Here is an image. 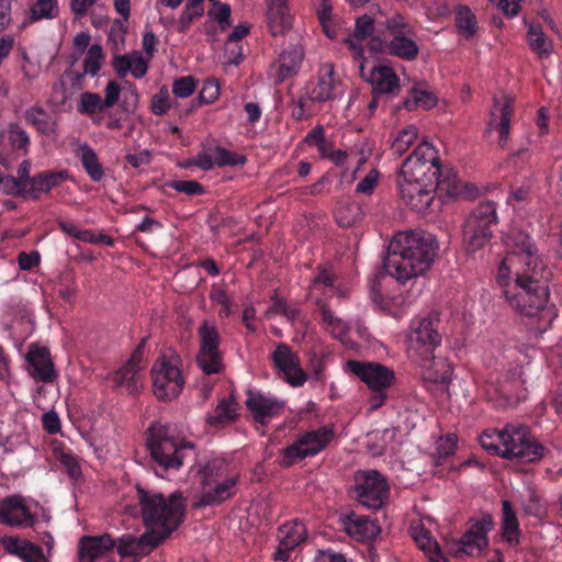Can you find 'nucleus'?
<instances>
[{
  "mask_svg": "<svg viewBox=\"0 0 562 562\" xmlns=\"http://www.w3.org/2000/svg\"><path fill=\"white\" fill-rule=\"evenodd\" d=\"M507 248L496 283L514 311L533 317L549 301L551 270L538 256V248L527 233L514 229L507 237Z\"/></svg>",
  "mask_w": 562,
  "mask_h": 562,
  "instance_id": "obj_1",
  "label": "nucleus"
},
{
  "mask_svg": "<svg viewBox=\"0 0 562 562\" xmlns=\"http://www.w3.org/2000/svg\"><path fill=\"white\" fill-rule=\"evenodd\" d=\"M438 249L436 237L426 231L397 232L387 246L383 266L387 274L406 283L428 271Z\"/></svg>",
  "mask_w": 562,
  "mask_h": 562,
  "instance_id": "obj_2",
  "label": "nucleus"
},
{
  "mask_svg": "<svg viewBox=\"0 0 562 562\" xmlns=\"http://www.w3.org/2000/svg\"><path fill=\"white\" fill-rule=\"evenodd\" d=\"M438 171L435 147L423 142L401 167L397 182L403 203L416 212L427 210L434 200V177Z\"/></svg>",
  "mask_w": 562,
  "mask_h": 562,
  "instance_id": "obj_3",
  "label": "nucleus"
},
{
  "mask_svg": "<svg viewBox=\"0 0 562 562\" xmlns=\"http://www.w3.org/2000/svg\"><path fill=\"white\" fill-rule=\"evenodd\" d=\"M479 441L486 451L519 463L538 462L549 452L525 425L485 429Z\"/></svg>",
  "mask_w": 562,
  "mask_h": 562,
  "instance_id": "obj_4",
  "label": "nucleus"
},
{
  "mask_svg": "<svg viewBox=\"0 0 562 562\" xmlns=\"http://www.w3.org/2000/svg\"><path fill=\"white\" fill-rule=\"evenodd\" d=\"M136 498L145 526L161 541L176 531L184 520L186 498L179 491L165 497L162 493L137 485Z\"/></svg>",
  "mask_w": 562,
  "mask_h": 562,
  "instance_id": "obj_5",
  "label": "nucleus"
},
{
  "mask_svg": "<svg viewBox=\"0 0 562 562\" xmlns=\"http://www.w3.org/2000/svg\"><path fill=\"white\" fill-rule=\"evenodd\" d=\"M147 448L161 470H179L195 448L194 443L176 437L169 426L153 424L147 430Z\"/></svg>",
  "mask_w": 562,
  "mask_h": 562,
  "instance_id": "obj_6",
  "label": "nucleus"
},
{
  "mask_svg": "<svg viewBox=\"0 0 562 562\" xmlns=\"http://www.w3.org/2000/svg\"><path fill=\"white\" fill-rule=\"evenodd\" d=\"M383 38L379 41L384 53L404 61H413L419 55L417 32L407 15L394 12L382 22Z\"/></svg>",
  "mask_w": 562,
  "mask_h": 562,
  "instance_id": "obj_7",
  "label": "nucleus"
},
{
  "mask_svg": "<svg viewBox=\"0 0 562 562\" xmlns=\"http://www.w3.org/2000/svg\"><path fill=\"white\" fill-rule=\"evenodd\" d=\"M182 360L173 350L165 351L151 367L153 392L158 401L176 400L184 386Z\"/></svg>",
  "mask_w": 562,
  "mask_h": 562,
  "instance_id": "obj_8",
  "label": "nucleus"
},
{
  "mask_svg": "<svg viewBox=\"0 0 562 562\" xmlns=\"http://www.w3.org/2000/svg\"><path fill=\"white\" fill-rule=\"evenodd\" d=\"M439 327L440 317L438 312H430L412 318L407 334V351L412 360L430 356L440 347L442 336Z\"/></svg>",
  "mask_w": 562,
  "mask_h": 562,
  "instance_id": "obj_9",
  "label": "nucleus"
},
{
  "mask_svg": "<svg viewBox=\"0 0 562 562\" xmlns=\"http://www.w3.org/2000/svg\"><path fill=\"white\" fill-rule=\"evenodd\" d=\"M498 224L497 206L493 201L479 203L465 220L463 237L469 251H476L487 245Z\"/></svg>",
  "mask_w": 562,
  "mask_h": 562,
  "instance_id": "obj_10",
  "label": "nucleus"
},
{
  "mask_svg": "<svg viewBox=\"0 0 562 562\" xmlns=\"http://www.w3.org/2000/svg\"><path fill=\"white\" fill-rule=\"evenodd\" d=\"M335 437L334 426H322L297 436L295 441L281 450L280 465L289 468L308 457H314L325 450Z\"/></svg>",
  "mask_w": 562,
  "mask_h": 562,
  "instance_id": "obj_11",
  "label": "nucleus"
},
{
  "mask_svg": "<svg viewBox=\"0 0 562 562\" xmlns=\"http://www.w3.org/2000/svg\"><path fill=\"white\" fill-rule=\"evenodd\" d=\"M494 526V518L488 513L477 519H470L465 531L450 546L453 555L458 558L481 555L490 546L488 533Z\"/></svg>",
  "mask_w": 562,
  "mask_h": 562,
  "instance_id": "obj_12",
  "label": "nucleus"
},
{
  "mask_svg": "<svg viewBox=\"0 0 562 562\" xmlns=\"http://www.w3.org/2000/svg\"><path fill=\"white\" fill-rule=\"evenodd\" d=\"M355 498L369 509H379L389 501L390 486L376 470L359 471L355 475Z\"/></svg>",
  "mask_w": 562,
  "mask_h": 562,
  "instance_id": "obj_13",
  "label": "nucleus"
},
{
  "mask_svg": "<svg viewBox=\"0 0 562 562\" xmlns=\"http://www.w3.org/2000/svg\"><path fill=\"white\" fill-rule=\"evenodd\" d=\"M200 350L196 361L201 370L207 374H216L223 371V355L220 351V333L214 324L204 321L198 328Z\"/></svg>",
  "mask_w": 562,
  "mask_h": 562,
  "instance_id": "obj_14",
  "label": "nucleus"
},
{
  "mask_svg": "<svg viewBox=\"0 0 562 562\" xmlns=\"http://www.w3.org/2000/svg\"><path fill=\"white\" fill-rule=\"evenodd\" d=\"M347 368L370 390L389 389L395 381L394 371L381 363L349 360Z\"/></svg>",
  "mask_w": 562,
  "mask_h": 562,
  "instance_id": "obj_15",
  "label": "nucleus"
},
{
  "mask_svg": "<svg viewBox=\"0 0 562 562\" xmlns=\"http://www.w3.org/2000/svg\"><path fill=\"white\" fill-rule=\"evenodd\" d=\"M143 345L144 341L137 346L132 357L119 370L110 374L109 379L114 387H124L130 394L138 393L143 387Z\"/></svg>",
  "mask_w": 562,
  "mask_h": 562,
  "instance_id": "obj_16",
  "label": "nucleus"
},
{
  "mask_svg": "<svg viewBox=\"0 0 562 562\" xmlns=\"http://www.w3.org/2000/svg\"><path fill=\"white\" fill-rule=\"evenodd\" d=\"M240 476H231L226 480H218L201 484L202 491L193 502L194 508L216 507L224 502L232 499L237 494V486Z\"/></svg>",
  "mask_w": 562,
  "mask_h": 562,
  "instance_id": "obj_17",
  "label": "nucleus"
},
{
  "mask_svg": "<svg viewBox=\"0 0 562 562\" xmlns=\"http://www.w3.org/2000/svg\"><path fill=\"white\" fill-rule=\"evenodd\" d=\"M271 360L290 385L297 387L306 382L307 375L300 367V359L289 345L278 344Z\"/></svg>",
  "mask_w": 562,
  "mask_h": 562,
  "instance_id": "obj_18",
  "label": "nucleus"
},
{
  "mask_svg": "<svg viewBox=\"0 0 562 562\" xmlns=\"http://www.w3.org/2000/svg\"><path fill=\"white\" fill-rule=\"evenodd\" d=\"M436 167L439 169L435 175L434 191L451 198L474 196V188L463 182L458 173L450 167L442 166L436 155Z\"/></svg>",
  "mask_w": 562,
  "mask_h": 562,
  "instance_id": "obj_19",
  "label": "nucleus"
},
{
  "mask_svg": "<svg viewBox=\"0 0 562 562\" xmlns=\"http://www.w3.org/2000/svg\"><path fill=\"white\" fill-rule=\"evenodd\" d=\"M0 522L10 527L27 528L35 524V516L24 498L14 494L0 499Z\"/></svg>",
  "mask_w": 562,
  "mask_h": 562,
  "instance_id": "obj_20",
  "label": "nucleus"
},
{
  "mask_svg": "<svg viewBox=\"0 0 562 562\" xmlns=\"http://www.w3.org/2000/svg\"><path fill=\"white\" fill-rule=\"evenodd\" d=\"M245 404L255 422L261 425H266L272 418L280 416L285 405L284 401L251 390L247 393Z\"/></svg>",
  "mask_w": 562,
  "mask_h": 562,
  "instance_id": "obj_21",
  "label": "nucleus"
},
{
  "mask_svg": "<svg viewBox=\"0 0 562 562\" xmlns=\"http://www.w3.org/2000/svg\"><path fill=\"white\" fill-rule=\"evenodd\" d=\"M279 544L273 553L276 561L286 562L290 553L305 542L307 529L303 521L295 519L280 526L278 531Z\"/></svg>",
  "mask_w": 562,
  "mask_h": 562,
  "instance_id": "obj_22",
  "label": "nucleus"
},
{
  "mask_svg": "<svg viewBox=\"0 0 562 562\" xmlns=\"http://www.w3.org/2000/svg\"><path fill=\"white\" fill-rule=\"evenodd\" d=\"M340 81L335 78L331 65H325L319 69L315 83L307 87V95L312 102H327L341 94Z\"/></svg>",
  "mask_w": 562,
  "mask_h": 562,
  "instance_id": "obj_23",
  "label": "nucleus"
},
{
  "mask_svg": "<svg viewBox=\"0 0 562 562\" xmlns=\"http://www.w3.org/2000/svg\"><path fill=\"white\" fill-rule=\"evenodd\" d=\"M115 541V548L117 550V553L122 558L144 557L162 542L149 530L146 531L140 537H135L133 535H123Z\"/></svg>",
  "mask_w": 562,
  "mask_h": 562,
  "instance_id": "obj_24",
  "label": "nucleus"
},
{
  "mask_svg": "<svg viewBox=\"0 0 562 562\" xmlns=\"http://www.w3.org/2000/svg\"><path fill=\"white\" fill-rule=\"evenodd\" d=\"M420 369L422 378L431 383H449L453 372L451 363L443 357L423 356L413 360Z\"/></svg>",
  "mask_w": 562,
  "mask_h": 562,
  "instance_id": "obj_25",
  "label": "nucleus"
},
{
  "mask_svg": "<svg viewBox=\"0 0 562 562\" xmlns=\"http://www.w3.org/2000/svg\"><path fill=\"white\" fill-rule=\"evenodd\" d=\"M25 359L29 364V372L35 380L48 383L56 379L57 373L47 348L32 347Z\"/></svg>",
  "mask_w": 562,
  "mask_h": 562,
  "instance_id": "obj_26",
  "label": "nucleus"
},
{
  "mask_svg": "<svg viewBox=\"0 0 562 562\" xmlns=\"http://www.w3.org/2000/svg\"><path fill=\"white\" fill-rule=\"evenodd\" d=\"M340 520L344 531L357 541L371 540L380 532L379 525L364 515L351 512Z\"/></svg>",
  "mask_w": 562,
  "mask_h": 562,
  "instance_id": "obj_27",
  "label": "nucleus"
},
{
  "mask_svg": "<svg viewBox=\"0 0 562 562\" xmlns=\"http://www.w3.org/2000/svg\"><path fill=\"white\" fill-rule=\"evenodd\" d=\"M513 112V101L509 98L495 99L488 125L498 132L501 147H504L508 140Z\"/></svg>",
  "mask_w": 562,
  "mask_h": 562,
  "instance_id": "obj_28",
  "label": "nucleus"
},
{
  "mask_svg": "<svg viewBox=\"0 0 562 562\" xmlns=\"http://www.w3.org/2000/svg\"><path fill=\"white\" fill-rule=\"evenodd\" d=\"M115 539L109 533L101 536H85L79 543V562H93L99 557L114 550Z\"/></svg>",
  "mask_w": 562,
  "mask_h": 562,
  "instance_id": "obj_29",
  "label": "nucleus"
},
{
  "mask_svg": "<svg viewBox=\"0 0 562 562\" xmlns=\"http://www.w3.org/2000/svg\"><path fill=\"white\" fill-rule=\"evenodd\" d=\"M303 57V49L299 46L284 49L280 54L278 61L271 66V71L277 74V83H281L296 75L301 68Z\"/></svg>",
  "mask_w": 562,
  "mask_h": 562,
  "instance_id": "obj_30",
  "label": "nucleus"
},
{
  "mask_svg": "<svg viewBox=\"0 0 562 562\" xmlns=\"http://www.w3.org/2000/svg\"><path fill=\"white\" fill-rule=\"evenodd\" d=\"M369 82L372 86V92L378 94H394L400 90V78L390 66L373 67Z\"/></svg>",
  "mask_w": 562,
  "mask_h": 562,
  "instance_id": "obj_31",
  "label": "nucleus"
},
{
  "mask_svg": "<svg viewBox=\"0 0 562 562\" xmlns=\"http://www.w3.org/2000/svg\"><path fill=\"white\" fill-rule=\"evenodd\" d=\"M67 178L66 171H43L32 177L27 187V196L38 200L42 193H48Z\"/></svg>",
  "mask_w": 562,
  "mask_h": 562,
  "instance_id": "obj_32",
  "label": "nucleus"
},
{
  "mask_svg": "<svg viewBox=\"0 0 562 562\" xmlns=\"http://www.w3.org/2000/svg\"><path fill=\"white\" fill-rule=\"evenodd\" d=\"M501 537L510 547L520 543V527L517 514L507 499L502 501Z\"/></svg>",
  "mask_w": 562,
  "mask_h": 562,
  "instance_id": "obj_33",
  "label": "nucleus"
},
{
  "mask_svg": "<svg viewBox=\"0 0 562 562\" xmlns=\"http://www.w3.org/2000/svg\"><path fill=\"white\" fill-rule=\"evenodd\" d=\"M201 484L226 480L231 476H240V473L233 464L224 458H212L207 460L200 470Z\"/></svg>",
  "mask_w": 562,
  "mask_h": 562,
  "instance_id": "obj_34",
  "label": "nucleus"
},
{
  "mask_svg": "<svg viewBox=\"0 0 562 562\" xmlns=\"http://www.w3.org/2000/svg\"><path fill=\"white\" fill-rule=\"evenodd\" d=\"M83 170L93 182H100L104 178V168L101 165L97 151L87 143L80 144L76 151Z\"/></svg>",
  "mask_w": 562,
  "mask_h": 562,
  "instance_id": "obj_35",
  "label": "nucleus"
},
{
  "mask_svg": "<svg viewBox=\"0 0 562 562\" xmlns=\"http://www.w3.org/2000/svg\"><path fill=\"white\" fill-rule=\"evenodd\" d=\"M336 282L337 276L333 268L318 266L314 270L310 293L311 295L322 294L324 296H333L337 290Z\"/></svg>",
  "mask_w": 562,
  "mask_h": 562,
  "instance_id": "obj_36",
  "label": "nucleus"
},
{
  "mask_svg": "<svg viewBox=\"0 0 562 562\" xmlns=\"http://www.w3.org/2000/svg\"><path fill=\"white\" fill-rule=\"evenodd\" d=\"M526 41L530 50L541 59L553 53V41L543 32L540 24H529Z\"/></svg>",
  "mask_w": 562,
  "mask_h": 562,
  "instance_id": "obj_37",
  "label": "nucleus"
},
{
  "mask_svg": "<svg viewBox=\"0 0 562 562\" xmlns=\"http://www.w3.org/2000/svg\"><path fill=\"white\" fill-rule=\"evenodd\" d=\"M267 18L273 35L281 34L291 27L292 19L289 14L285 0H271Z\"/></svg>",
  "mask_w": 562,
  "mask_h": 562,
  "instance_id": "obj_38",
  "label": "nucleus"
},
{
  "mask_svg": "<svg viewBox=\"0 0 562 562\" xmlns=\"http://www.w3.org/2000/svg\"><path fill=\"white\" fill-rule=\"evenodd\" d=\"M412 537L416 546L428 558L429 562H448L442 554L439 543L431 537L429 531L423 527H416L412 530Z\"/></svg>",
  "mask_w": 562,
  "mask_h": 562,
  "instance_id": "obj_39",
  "label": "nucleus"
},
{
  "mask_svg": "<svg viewBox=\"0 0 562 562\" xmlns=\"http://www.w3.org/2000/svg\"><path fill=\"white\" fill-rule=\"evenodd\" d=\"M368 206L356 202L345 201L339 202L335 210V218L339 226L351 227L358 223L362 216L369 213Z\"/></svg>",
  "mask_w": 562,
  "mask_h": 562,
  "instance_id": "obj_40",
  "label": "nucleus"
},
{
  "mask_svg": "<svg viewBox=\"0 0 562 562\" xmlns=\"http://www.w3.org/2000/svg\"><path fill=\"white\" fill-rule=\"evenodd\" d=\"M374 31V21L370 15L363 14L356 20L353 36L357 41L352 38H346L345 44L348 48L355 53V55L361 57L363 54V47L360 43L361 41L368 38L373 34Z\"/></svg>",
  "mask_w": 562,
  "mask_h": 562,
  "instance_id": "obj_41",
  "label": "nucleus"
},
{
  "mask_svg": "<svg viewBox=\"0 0 562 562\" xmlns=\"http://www.w3.org/2000/svg\"><path fill=\"white\" fill-rule=\"evenodd\" d=\"M315 304L319 310L322 322L325 325L326 330L335 338L342 340L348 331L347 324L341 318H338L333 314L328 304L322 297H316Z\"/></svg>",
  "mask_w": 562,
  "mask_h": 562,
  "instance_id": "obj_42",
  "label": "nucleus"
},
{
  "mask_svg": "<svg viewBox=\"0 0 562 562\" xmlns=\"http://www.w3.org/2000/svg\"><path fill=\"white\" fill-rule=\"evenodd\" d=\"M454 24L459 34L467 40L473 37L479 29L475 14L464 4L454 8Z\"/></svg>",
  "mask_w": 562,
  "mask_h": 562,
  "instance_id": "obj_43",
  "label": "nucleus"
},
{
  "mask_svg": "<svg viewBox=\"0 0 562 562\" xmlns=\"http://www.w3.org/2000/svg\"><path fill=\"white\" fill-rule=\"evenodd\" d=\"M25 121L33 125L41 134H56V122L52 120L49 114L40 106H31L24 113Z\"/></svg>",
  "mask_w": 562,
  "mask_h": 562,
  "instance_id": "obj_44",
  "label": "nucleus"
},
{
  "mask_svg": "<svg viewBox=\"0 0 562 562\" xmlns=\"http://www.w3.org/2000/svg\"><path fill=\"white\" fill-rule=\"evenodd\" d=\"M437 97L431 91L414 87L409 90L408 97L403 101V108L407 111L417 109L429 110L437 104Z\"/></svg>",
  "mask_w": 562,
  "mask_h": 562,
  "instance_id": "obj_45",
  "label": "nucleus"
},
{
  "mask_svg": "<svg viewBox=\"0 0 562 562\" xmlns=\"http://www.w3.org/2000/svg\"><path fill=\"white\" fill-rule=\"evenodd\" d=\"M7 140L11 151L20 157L25 156L31 144L30 136L18 123H11L7 130Z\"/></svg>",
  "mask_w": 562,
  "mask_h": 562,
  "instance_id": "obj_46",
  "label": "nucleus"
},
{
  "mask_svg": "<svg viewBox=\"0 0 562 562\" xmlns=\"http://www.w3.org/2000/svg\"><path fill=\"white\" fill-rule=\"evenodd\" d=\"M303 143L316 147L322 159H326L334 150V143L325 137L323 125H316L304 137Z\"/></svg>",
  "mask_w": 562,
  "mask_h": 562,
  "instance_id": "obj_47",
  "label": "nucleus"
},
{
  "mask_svg": "<svg viewBox=\"0 0 562 562\" xmlns=\"http://www.w3.org/2000/svg\"><path fill=\"white\" fill-rule=\"evenodd\" d=\"M202 0H187L184 10L178 20V32L187 33L192 22L204 13Z\"/></svg>",
  "mask_w": 562,
  "mask_h": 562,
  "instance_id": "obj_48",
  "label": "nucleus"
},
{
  "mask_svg": "<svg viewBox=\"0 0 562 562\" xmlns=\"http://www.w3.org/2000/svg\"><path fill=\"white\" fill-rule=\"evenodd\" d=\"M58 12L57 0H35L34 4L30 8V21L36 22L44 19H55Z\"/></svg>",
  "mask_w": 562,
  "mask_h": 562,
  "instance_id": "obj_49",
  "label": "nucleus"
},
{
  "mask_svg": "<svg viewBox=\"0 0 562 562\" xmlns=\"http://www.w3.org/2000/svg\"><path fill=\"white\" fill-rule=\"evenodd\" d=\"M236 417V403L232 398L222 400L216 406L214 414L209 416V423L213 426L223 425L234 420Z\"/></svg>",
  "mask_w": 562,
  "mask_h": 562,
  "instance_id": "obj_50",
  "label": "nucleus"
},
{
  "mask_svg": "<svg viewBox=\"0 0 562 562\" xmlns=\"http://www.w3.org/2000/svg\"><path fill=\"white\" fill-rule=\"evenodd\" d=\"M102 98L100 94L95 92H82L80 94V100L77 104V111L82 115H93L95 113H101L105 110V106L102 104Z\"/></svg>",
  "mask_w": 562,
  "mask_h": 562,
  "instance_id": "obj_51",
  "label": "nucleus"
},
{
  "mask_svg": "<svg viewBox=\"0 0 562 562\" xmlns=\"http://www.w3.org/2000/svg\"><path fill=\"white\" fill-rule=\"evenodd\" d=\"M212 150L215 166L220 168L226 166H243L247 161L245 155L236 154L221 146H215Z\"/></svg>",
  "mask_w": 562,
  "mask_h": 562,
  "instance_id": "obj_52",
  "label": "nucleus"
},
{
  "mask_svg": "<svg viewBox=\"0 0 562 562\" xmlns=\"http://www.w3.org/2000/svg\"><path fill=\"white\" fill-rule=\"evenodd\" d=\"M418 136V130L414 125L406 126L403 128L393 140L391 149L394 154L403 155L411 145L416 140Z\"/></svg>",
  "mask_w": 562,
  "mask_h": 562,
  "instance_id": "obj_53",
  "label": "nucleus"
},
{
  "mask_svg": "<svg viewBox=\"0 0 562 562\" xmlns=\"http://www.w3.org/2000/svg\"><path fill=\"white\" fill-rule=\"evenodd\" d=\"M102 47L93 44L89 47L86 58L83 59V72L86 75L95 76L101 68Z\"/></svg>",
  "mask_w": 562,
  "mask_h": 562,
  "instance_id": "obj_54",
  "label": "nucleus"
},
{
  "mask_svg": "<svg viewBox=\"0 0 562 562\" xmlns=\"http://www.w3.org/2000/svg\"><path fill=\"white\" fill-rule=\"evenodd\" d=\"M0 191L20 198H27V188L13 176H0Z\"/></svg>",
  "mask_w": 562,
  "mask_h": 562,
  "instance_id": "obj_55",
  "label": "nucleus"
},
{
  "mask_svg": "<svg viewBox=\"0 0 562 562\" xmlns=\"http://www.w3.org/2000/svg\"><path fill=\"white\" fill-rule=\"evenodd\" d=\"M457 436L448 434L445 438H441L436 448V463L442 464L445 460L454 453L457 448Z\"/></svg>",
  "mask_w": 562,
  "mask_h": 562,
  "instance_id": "obj_56",
  "label": "nucleus"
},
{
  "mask_svg": "<svg viewBox=\"0 0 562 562\" xmlns=\"http://www.w3.org/2000/svg\"><path fill=\"white\" fill-rule=\"evenodd\" d=\"M166 186L189 196L202 195L205 192L204 187L195 180H171Z\"/></svg>",
  "mask_w": 562,
  "mask_h": 562,
  "instance_id": "obj_57",
  "label": "nucleus"
},
{
  "mask_svg": "<svg viewBox=\"0 0 562 562\" xmlns=\"http://www.w3.org/2000/svg\"><path fill=\"white\" fill-rule=\"evenodd\" d=\"M2 546L8 553L24 560L29 553V546H34V543L29 540L21 541L16 537H4L2 539Z\"/></svg>",
  "mask_w": 562,
  "mask_h": 562,
  "instance_id": "obj_58",
  "label": "nucleus"
},
{
  "mask_svg": "<svg viewBox=\"0 0 562 562\" xmlns=\"http://www.w3.org/2000/svg\"><path fill=\"white\" fill-rule=\"evenodd\" d=\"M196 89V80L192 76L180 77L172 83V93L178 98H188Z\"/></svg>",
  "mask_w": 562,
  "mask_h": 562,
  "instance_id": "obj_59",
  "label": "nucleus"
},
{
  "mask_svg": "<svg viewBox=\"0 0 562 562\" xmlns=\"http://www.w3.org/2000/svg\"><path fill=\"white\" fill-rule=\"evenodd\" d=\"M271 302L272 305L269 308L271 313L281 314L292 322L297 318L300 311L290 306L284 299L280 297L279 295H273L271 297Z\"/></svg>",
  "mask_w": 562,
  "mask_h": 562,
  "instance_id": "obj_60",
  "label": "nucleus"
},
{
  "mask_svg": "<svg viewBox=\"0 0 562 562\" xmlns=\"http://www.w3.org/2000/svg\"><path fill=\"white\" fill-rule=\"evenodd\" d=\"M215 5L216 9L210 10L209 15L220 24L222 31H225L232 25L231 7L229 4L220 1H215Z\"/></svg>",
  "mask_w": 562,
  "mask_h": 562,
  "instance_id": "obj_61",
  "label": "nucleus"
},
{
  "mask_svg": "<svg viewBox=\"0 0 562 562\" xmlns=\"http://www.w3.org/2000/svg\"><path fill=\"white\" fill-rule=\"evenodd\" d=\"M522 510L527 516L537 518H540L546 513L541 498L535 491L529 492L528 499L522 504Z\"/></svg>",
  "mask_w": 562,
  "mask_h": 562,
  "instance_id": "obj_62",
  "label": "nucleus"
},
{
  "mask_svg": "<svg viewBox=\"0 0 562 562\" xmlns=\"http://www.w3.org/2000/svg\"><path fill=\"white\" fill-rule=\"evenodd\" d=\"M379 178L380 172L376 169H371L368 175L358 182L355 192L371 195L378 186Z\"/></svg>",
  "mask_w": 562,
  "mask_h": 562,
  "instance_id": "obj_63",
  "label": "nucleus"
},
{
  "mask_svg": "<svg viewBox=\"0 0 562 562\" xmlns=\"http://www.w3.org/2000/svg\"><path fill=\"white\" fill-rule=\"evenodd\" d=\"M169 93L166 88L160 89V91L155 94L151 99V111L156 115H164L170 109Z\"/></svg>",
  "mask_w": 562,
  "mask_h": 562,
  "instance_id": "obj_64",
  "label": "nucleus"
}]
</instances>
